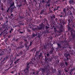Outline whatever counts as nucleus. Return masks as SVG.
<instances>
[{"instance_id":"obj_1","label":"nucleus","mask_w":75,"mask_h":75,"mask_svg":"<svg viewBox=\"0 0 75 75\" xmlns=\"http://www.w3.org/2000/svg\"><path fill=\"white\" fill-rule=\"evenodd\" d=\"M38 28H37L36 29L38 30H39L40 31L41 30H42L43 29H44V28L45 27V26L44 25L40 24L39 26H38Z\"/></svg>"},{"instance_id":"obj_2","label":"nucleus","mask_w":75,"mask_h":75,"mask_svg":"<svg viewBox=\"0 0 75 75\" xmlns=\"http://www.w3.org/2000/svg\"><path fill=\"white\" fill-rule=\"evenodd\" d=\"M29 69V68L28 67V66H27L26 69H24V71H25V75H27L28 74V72H29V71H28Z\"/></svg>"},{"instance_id":"obj_3","label":"nucleus","mask_w":75,"mask_h":75,"mask_svg":"<svg viewBox=\"0 0 75 75\" xmlns=\"http://www.w3.org/2000/svg\"><path fill=\"white\" fill-rule=\"evenodd\" d=\"M40 69L41 70V71L42 72V73L43 74H44V73L45 72V71L47 70V68H41Z\"/></svg>"},{"instance_id":"obj_4","label":"nucleus","mask_w":75,"mask_h":75,"mask_svg":"<svg viewBox=\"0 0 75 75\" xmlns=\"http://www.w3.org/2000/svg\"><path fill=\"white\" fill-rule=\"evenodd\" d=\"M30 64H32V65H33L34 64L33 63L32 61L30 62L29 63H27V66L26 67H28V68H30Z\"/></svg>"},{"instance_id":"obj_5","label":"nucleus","mask_w":75,"mask_h":75,"mask_svg":"<svg viewBox=\"0 0 75 75\" xmlns=\"http://www.w3.org/2000/svg\"><path fill=\"white\" fill-rule=\"evenodd\" d=\"M57 48L58 49H61L62 48V46L61 45V43H57Z\"/></svg>"},{"instance_id":"obj_6","label":"nucleus","mask_w":75,"mask_h":75,"mask_svg":"<svg viewBox=\"0 0 75 75\" xmlns=\"http://www.w3.org/2000/svg\"><path fill=\"white\" fill-rule=\"evenodd\" d=\"M25 47L27 51H28V50H29V49H30V47L29 46H27V44H25Z\"/></svg>"},{"instance_id":"obj_7","label":"nucleus","mask_w":75,"mask_h":75,"mask_svg":"<svg viewBox=\"0 0 75 75\" xmlns=\"http://www.w3.org/2000/svg\"><path fill=\"white\" fill-rule=\"evenodd\" d=\"M13 6H14V7L15 8H16V7H15V6H14V2H12L10 4V8H11L12 7H13Z\"/></svg>"},{"instance_id":"obj_8","label":"nucleus","mask_w":75,"mask_h":75,"mask_svg":"<svg viewBox=\"0 0 75 75\" xmlns=\"http://www.w3.org/2000/svg\"><path fill=\"white\" fill-rule=\"evenodd\" d=\"M71 57V56H70V54H69V53L66 55V57L68 61V60L69 59V57Z\"/></svg>"},{"instance_id":"obj_9","label":"nucleus","mask_w":75,"mask_h":75,"mask_svg":"<svg viewBox=\"0 0 75 75\" xmlns=\"http://www.w3.org/2000/svg\"><path fill=\"white\" fill-rule=\"evenodd\" d=\"M50 2H49L48 1L47 2V3L46 4V7H50Z\"/></svg>"},{"instance_id":"obj_10","label":"nucleus","mask_w":75,"mask_h":75,"mask_svg":"<svg viewBox=\"0 0 75 75\" xmlns=\"http://www.w3.org/2000/svg\"><path fill=\"white\" fill-rule=\"evenodd\" d=\"M59 16L60 17H67V15H66V14L64 15V14H63L62 15L60 14Z\"/></svg>"},{"instance_id":"obj_11","label":"nucleus","mask_w":75,"mask_h":75,"mask_svg":"<svg viewBox=\"0 0 75 75\" xmlns=\"http://www.w3.org/2000/svg\"><path fill=\"white\" fill-rule=\"evenodd\" d=\"M42 57V54L41 52L40 53V54L38 55V57L39 59H40L41 57Z\"/></svg>"},{"instance_id":"obj_12","label":"nucleus","mask_w":75,"mask_h":75,"mask_svg":"<svg viewBox=\"0 0 75 75\" xmlns=\"http://www.w3.org/2000/svg\"><path fill=\"white\" fill-rule=\"evenodd\" d=\"M18 23L19 25H24V23L21 21H19L18 22Z\"/></svg>"},{"instance_id":"obj_13","label":"nucleus","mask_w":75,"mask_h":75,"mask_svg":"<svg viewBox=\"0 0 75 75\" xmlns=\"http://www.w3.org/2000/svg\"><path fill=\"white\" fill-rule=\"evenodd\" d=\"M57 75H63V74H62V73H61V71L59 70L58 71V73L57 74Z\"/></svg>"},{"instance_id":"obj_14","label":"nucleus","mask_w":75,"mask_h":75,"mask_svg":"<svg viewBox=\"0 0 75 75\" xmlns=\"http://www.w3.org/2000/svg\"><path fill=\"white\" fill-rule=\"evenodd\" d=\"M18 54H19L21 56L23 55V54H24V53L23 52V51H21L18 52Z\"/></svg>"},{"instance_id":"obj_15","label":"nucleus","mask_w":75,"mask_h":75,"mask_svg":"<svg viewBox=\"0 0 75 75\" xmlns=\"http://www.w3.org/2000/svg\"><path fill=\"white\" fill-rule=\"evenodd\" d=\"M22 4H20L17 5V7L18 8H21V7H22Z\"/></svg>"},{"instance_id":"obj_16","label":"nucleus","mask_w":75,"mask_h":75,"mask_svg":"<svg viewBox=\"0 0 75 75\" xmlns=\"http://www.w3.org/2000/svg\"><path fill=\"white\" fill-rule=\"evenodd\" d=\"M20 29H19L18 30V31H19L20 33H21V34H23V33H25V30H23V32H21V31H20Z\"/></svg>"},{"instance_id":"obj_17","label":"nucleus","mask_w":75,"mask_h":75,"mask_svg":"<svg viewBox=\"0 0 75 75\" xmlns=\"http://www.w3.org/2000/svg\"><path fill=\"white\" fill-rule=\"evenodd\" d=\"M43 48L44 50H47V45L45 44L44 45Z\"/></svg>"},{"instance_id":"obj_18","label":"nucleus","mask_w":75,"mask_h":75,"mask_svg":"<svg viewBox=\"0 0 75 75\" xmlns=\"http://www.w3.org/2000/svg\"><path fill=\"white\" fill-rule=\"evenodd\" d=\"M63 11L64 13H65V14H66V15H67V13H66V8H64L63 10Z\"/></svg>"},{"instance_id":"obj_19","label":"nucleus","mask_w":75,"mask_h":75,"mask_svg":"<svg viewBox=\"0 0 75 75\" xmlns=\"http://www.w3.org/2000/svg\"><path fill=\"white\" fill-rule=\"evenodd\" d=\"M7 26L6 25H3V26H2V28H7Z\"/></svg>"},{"instance_id":"obj_20","label":"nucleus","mask_w":75,"mask_h":75,"mask_svg":"<svg viewBox=\"0 0 75 75\" xmlns=\"http://www.w3.org/2000/svg\"><path fill=\"white\" fill-rule=\"evenodd\" d=\"M48 59L47 58H46V57H45V62H46V63H48Z\"/></svg>"},{"instance_id":"obj_21","label":"nucleus","mask_w":75,"mask_h":75,"mask_svg":"<svg viewBox=\"0 0 75 75\" xmlns=\"http://www.w3.org/2000/svg\"><path fill=\"white\" fill-rule=\"evenodd\" d=\"M4 51H2L1 53H0V56H1V55H4Z\"/></svg>"},{"instance_id":"obj_22","label":"nucleus","mask_w":75,"mask_h":75,"mask_svg":"<svg viewBox=\"0 0 75 75\" xmlns=\"http://www.w3.org/2000/svg\"><path fill=\"white\" fill-rule=\"evenodd\" d=\"M54 33H57L58 32V30L57 29V28H54Z\"/></svg>"},{"instance_id":"obj_23","label":"nucleus","mask_w":75,"mask_h":75,"mask_svg":"<svg viewBox=\"0 0 75 75\" xmlns=\"http://www.w3.org/2000/svg\"><path fill=\"white\" fill-rule=\"evenodd\" d=\"M74 1H73V0H71V1L70 0L69 3L70 4H72V3H74Z\"/></svg>"},{"instance_id":"obj_24","label":"nucleus","mask_w":75,"mask_h":75,"mask_svg":"<svg viewBox=\"0 0 75 75\" xmlns=\"http://www.w3.org/2000/svg\"><path fill=\"white\" fill-rule=\"evenodd\" d=\"M48 28H50V27L48 26L47 25H46L45 26V29L46 30H47V29H48Z\"/></svg>"},{"instance_id":"obj_25","label":"nucleus","mask_w":75,"mask_h":75,"mask_svg":"<svg viewBox=\"0 0 75 75\" xmlns=\"http://www.w3.org/2000/svg\"><path fill=\"white\" fill-rule=\"evenodd\" d=\"M35 36H36V35L34 33H32V37H35Z\"/></svg>"},{"instance_id":"obj_26","label":"nucleus","mask_w":75,"mask_h":75,"mask_svg":"<svg viewBox=\"0 0 75 75\" xmlns=\"http://www.w3.org/2000/svg\"><path fill=\"white\" fill-rule=\"evenodd\" d=\"M53 51H52V50H50L49 52V54H52L53 53Z\"/></svg>"},{"instance_id":"obj_27","label":"nucleus","mask_w":75,"mask_h":75,"mask_svg":"<svg viewBox=\"0 0 75 75\" xmlns=\"http://www.w3.org/2000/svg\"><path fill=\"white\" fill-rule=\"evenodd\" d=\"M64 71H65V72H68V71H69V69L67 68V70L66 69H64Z\"/></svg>"},{"instance_id":"obj_28","label":"nucleus","mask_w":75,"mask_h":75,"mask_svg":"<svg viewBox=\"0 0 75 75\" xmlns=\"http://www.w3.org/2000/svg\"><path fill=\"white\" fill-rule=\"evenodd\" d=\"M23 1L24 3V4H27V1H26V0H23Z\"/></svg>"},{"instance_id":"obj_29","label":"nucleus","mask_w":75,"mask_h":75,"mask_svg":"<svg viewBox=\"0 0 75 75\" xmlns=\"http://www.w3.org/2000/svg\"><path fill=\"white\" fill-rule=\"evenodd\" d=\"M51 50L53 52L54 51V47H51Z\"/></svg>"},{"instance_id":"obj_30","label":"nucleus","mask_w":75,"mask_h":75,"mask_svg":"<svg viewBox=\"0 0 75 75\" xmlns=\"http://www.w3.org/2000/svg\"><path fill=\"white\" fill-rule=\"evenodd\" d=\"M60 28H61V29H62L64 28V26L62 24L61 25H60Z\"/></svg>"},{"instance_id":"obj_31","label":"nucleus","mask_w":75,"mask_h":75,"mask_svg":"<svg viewBox=\"0 0 75 75\" xmlns=\"http://www.w3.org/2000/svg\"><path fill=\"white\" fill-rule=\"evenodd\" d=\"M75 68H74L73 69H71L70 71H71V72H72V71H75Z\"/></svg>"},{"instance_id":"obj_32","label":"nucleus","mask_w":75,"mask_h":75,"mask_svg":"<svg viewBox=\"0 0 75 75\" xmlns=\"http://www.w3.org/2000/svg\"><path fill=\"white\" fill-rule=\"evenodd\" d=\"M19 17L21 19V20L22 19H23V18H24V17H23V16H19Z\"/></svg>"},{"instance_id":"obj_33","label":"nucleus","mask_w":75,"mask_h":75,"mask_svg":"<svg viewBox=\"0 0 75 75\" xmlns=\"http://www.w3.org/2000/svg\"><path fill=\"white\" fill-rule=\"evenodd\" d=\"M64 64L66 66H68V62L66 61L65 62Z\"/></svg>"},{"instance_id":"obj_34","label":"nucleus","mask_w":75,"mask_h":75,"mask_svg":"<svg viewBox=\"0 0 75 75\" xmlns=\"http://www.w3.org/2000/svg\"><path fill=\"white\" fill-rule=\"evenodd\" d=\"M60 66H61V67H62V68H63V67L64 66V64H63V63H61L60 64Z\"/></svg>"},{"instance_id":"obj_35","label":"nucleus","mask_w":75,"mask_h":75,"mask_svg":"<svg viewBox=\"0 0 75 75\" xmlns=\"http://www.w3.org/2000/svg\"><path fill=\"white\" fill-rule=\"evenodd\" d=\"M47 56L48 58H49V57H50V54H49V53L48 52H47Z\"/></svg>"},{"instance_id":"obj_36","label":"nucleus","mask_w":75,"mask_h":75,"mask_svg":"<svg viewBox=\"0 0 75 75\" xmlns=\"http://www.w3.org/2000/svg\"><path fill=\"white\" fill-rule=\"evenodd\" d=\"M40 52V50L37 51V52H36V54L37 55V54H39V52Z\"/></svg>"},{"instance_id":"obj_37","label":"nucleus","mask_w":75,"mask_h":75,"mask_svg":"<svg viewBox=\"0 0 75 75\" xmlns=\"http://www.w3.org/2000/svg\"><path fill=\"white\" fill-rule=\"evenodd\" d=\"M18 40H19V38H17L16 40V42H18Z\"/></svg>"},{"instance_id":"obj_38","label":"nucleus","mask_w":75,"mask_h":75,"mask_svg":"<svg viewBox=\"0 0 75 75\" xmlns=\"http://www.w3.org/2000/svg\"><path fill=\"white\" fill-rule=\"evenodd\" d=\"M13 28H11L10 30L9 31L10 33V34H11V33H12L11 31H13Z\"/></svg>"},{"instance_id":"obj_39","label":"nucleus","mask_w":75,"mask_h":75,"mask_svg":"<svg viewBox=\"0 0 75 75\" xmlns=\"http://www.w3.org/2000/svg\"><path fill=\"white\" fill-rule=\"evenodd\" d=\"M32 43H33V42H30V45H29V47H30V46H31V45L33 44Z\"/></svg>"},{"instance_id":"obj_40","label":"nucleus","mask_w":75,"mask_h":75,"mask_svg":"<svg viewBox=\"0 0 75 75\" xmlns=\"http://www.w3.org/2000/svg\"><path fill=\"white\" fill-rule=\"evenodd\" d=\"M43 13H44V11L42 10V11H41V12L40 13V14L42 15V14H43Z\"/></svg>"},{"instance_id":"obj_41","label":"nucleus","mask_w":75,"mask_h":75,"mask_svg":"<svg viewBox=\"0 0 75 75\" xmlns=\"http://www.w3.org/2000/svg\"><path fill=\"white\" fill-rule=\"evenodd\" d=\"M16 71V69H14V71H12L11 72V73H12V74H14V72H15V71Z\"/></svg>"},{"instance_id":"obj_42","label":"nucleus","mask_w":75,"mask_h":75,"mask_svg":"<svg viewBox=\"0 0 75 75\" xmlns=\"http://www.w3.org/2000/svg\"><path fill=\"white\" fill-rule=\"evenodd\" d=\"M68 21L69 24H70V23H71V20H70V19H68Z\"/></svg>"},{"instance_id":"obj_43","label":"nucleus","mask_w":75,"mask_h":75,"mask_svg":"<svg viewBox=\"0 0 75 75\" xmlns=\"http://www.w3.org/2000/svg\"><path fill=\"white\" fill-rule=\"evenodd\" d=\"M32 71H33V74H35V70H34V69H33L32 70Z\"/></svg>"},{"instance_id":"obj_44","label":"nucleus","mask_w":75,"mask_h":75,"mask_svg":"<svg viewBox=\"0 0 75 75\" xmlns=\"http://www.w3.org/2000/svg\"><path fill=\"white\" fill-rule=\"evenodd\" d=\"M52 72L53 73H54L55 72V70L54 69H52Z\"/></svg>"},{"instance_id":"obj_45","label":"nucleus","mask_w":75,"mask_h":75,"mask_svg":"<svg viewBox=\"0 0 75 75\" xmlns=\"http://www.w3.org/2000/svg\"><path fill=\"white\" fill-rule=\"evenodd\" d=\"M13 61H11V64H10V66H11V65H13Z\"/></svg>"},{"instance_id":"obj_46","label":"nucleus","mask_w":75,"mask_h":75,"mask_svg":"<svg viewBox=\"0 0 75 75\" xmlns=\"http://www.w3.org/2000/svg\"><path fill=\"white\" fill-rule=\"evenodd\" d=\"M49 59L50 62H52V59L51 58H50Z\"/></svg>"},{"instance_id":"obj_47","label":"nucleus","mask_w":75,"mask_h":75,"mask_svg":"<svg viewBox=\"0 0 75 75\" xmlns=\"http://www.w3.org/2000/svg\"><path fill=\"white\" fill-rule=\"evenodd\" d=\"M59 8H60V7L58 6V7H57V9H56V10H58V9Z\"/></svg>"},{"instance_id":"obj_48","label":"nucleus","mask_w":75,"mask_h":75,"mask_svg":"<svg viewBox=\"0 0 75 75\" xmlns=\"http://www.w3.org/2000/svg\"><path fill=\"white\" fill-rule=\"evenodd\" d=\"M24 41L25 42H27V40L24 39Z\"/></svg>"},{"instance_id":"obj_49","label":"nucleus","mask_w":75,"mask_h":75,"mask_svg":"<svg viewBox=\"0 0 75 75\" xmlns=\"http://www.w3.org/2000/svg\"><path fill=\"white\" fill-rule=\"evenodd\" d=\"M27 30L28 32H31V30H30L29 29H27Z\"/></svg>"},{"instance_id":"obj_50","label":"nucleus","mask_w":75,"mask_h":75,"mask_svg":"<svg viewBox=\"0 0 75 75\" xmlns=\"http://www.w3.org/2000/svg\"><path fill=\"white\" fill-rule=\"evenodd\" d=\"M64 41L65 42V45H66V44L68 42L67 41H65V40H64Z\"/></svg>"},{"instance_id":"obj_51","label":"nucleus","mask_w":75,"mask_h":75,"mask_svg":"<svg viewBox=\"0 0 75 75\" xmlns=\"http://www.w3.org/2000/svg\"><path fill=\"white\" fill-rule=\"evenodd\" d=\"M19 60H20V58L18 59L16 61V62H18V61H19Z\"/></svg>"},{"instance_id":"obj_52","label":"nucleus","mask_w":75,"mask_h":75,"mask_svg":"<svg viewBox=\"0 0 75 75\" xmlns=\"http://www.w3.org/2000/svg\"><path fill=\"white\" fill-rule=\"evenodd\" d=\"M50 19L52 20V19H53V16H50Z\"/></svg>"},{"instance_id":"obj_53","label":"nucleus","mask_w":75,"mask_h":75,"mask_svg":"<svg viewBox=\"0 0 75 75\" xmlns=\"http://www.w3.org/2000/svg\"><path fill=\"white\" fill-rule=\"evenodd\" d=\"M16 57H19V56H20L19 53H18V54H16Z\"/></svg>"},{"instance_id":"obj_54","label":"nucleus","mask_w":75,"mask_h":75,"mask_svg":"<svg viewBox=\"0 0 75 75\" xmlns=\"http://www.w3.org/2000/svg\"><path fill=\"white\" fill-rule=\"evenodd\" d=\"M4 60H5V59H4L3 60H2V61H1V62H3Z\"/></svg>"},{"instance_id":"obj_55","label":"nucleus","mask_w":75,"mask_h":75,"mask_svg":"<svg viewBox=\"0 0 75 75\" xmlns=\"http://www.w3.org/2000/svg\"><path fill=\"white\" fill-rule=\"evenodd\" d=\"M55 20L56 21H57V20H58V19L57 18H56Z\"/></svg>"},{"instance_id":"obj_56","label":"nucleus","mask_w":75,"mask_h":75,"mask_svg":"<svg viewBox=\"0 0 75 75\" xmlns=\"http://www.w3.org/2000/svg\"><path fill=\"white\" fill-rule=\"evenodd\" d=\"M66 45H67L68 46V45H69V42H67L66 44Z\"/></svg>"},{"instance_id":"obj_57","label":"nucleus","mask_w":75,"mask_h":75,"mask_svg":"<svg viewBox=\"0 0 75 75\" xmlns=\"http://www.w3.org/2000/svg\"><path fill=\"white\" fill-rule=\"evenodd\" d=\"M70 74L71 75H72V71H70Z\"/></svg>"},{"instance_id":"obj_58","label":"nucleus","mask_w":75,"mask_h":75,"mask_svg":"<svg viewBox=\"0 0 75 75\" xmlns=\"http://www.w3.org/2000/svg\"><path fill=\"white\" fill-rule=\"evenodd\" d=\"M70 15H71L72 17V12H71L70 14Z\"/></svg>"},{"instance_id":"obj_59","label":"nucleus","mask_w":75,"mask_h":75,"mask_svg":"<svg viewBox=\"0 0 75 75\" xmlns=\"http://www.w3.org/2000/svg\"><path fill=\"white\" fill-rule=\"evenodd\" d=\"M47 26H48V27H50V25L49 24H48V23L47 24Z\"/></svg>"},{"instance_id":"obj_60","label":"nucleus","mask_w":75,"mask_h":75,"mask_svg":"<svg viewBox=\"0 0 75 75\" xmlns=\"http://www.w3.org/2000/svg\"><path fill=\"white\" fill-rule=\"evenodd\" d=\"M70 8H71V9H72V8H73L74 7L72 6H71Z\"/></svg>"},{"instance_id":"obj_61","label":"nucleus","mask_w":75,"mask_h":75,"mask_svg":"<svg viewBox=\"0 0 75 75\" xmlns=\"http://www.w3.org/2000/svg\"><path fill=\"white\" fill-rule=\"evenodd\" d=\"M50 74V73H47L46 74V75H49V74Z\"/></svg>"},{"instance_id":"obj_62","label":"nucleus","mask_w":75,"mask_h":75,"mask_svg":"<svg viewBox=\"0 0 75 75\" xmlns=\"http://www.w3.org/2000/svg\"><path fill=\"white\" fill-rule=\"evenodd\" d=\"M42 3H44L45 2L44 0H42Z\"/></svg>"},{"instance_id":"obj_63","label":"nucleus","mask_w":75,"mask_h":75,"mask_svg":"<svg viewBox=\"0 0 75 75\" xmlns=\"http://www.w3.org/2000/svg\"><path fill=\"white\" fill-rule=\"evenodd\" d=\"M39 8H40V7H41V5H40V4H39Z\"/></svg>"},{"instance_id":"obj_64","label":"nucleus","mask_w":75,"mask_h":75,"mask_svg":"<svg viewBox=\"0 0 75 75\" xmlns=\"http://www.w3.org/2000/svg\"><path fill=\"white\" fill-rule=\"evenodd\" d=\"M16 63H17V62H16V61H15V62H14V64H16Z\"/></svg>"}]
</instances>
